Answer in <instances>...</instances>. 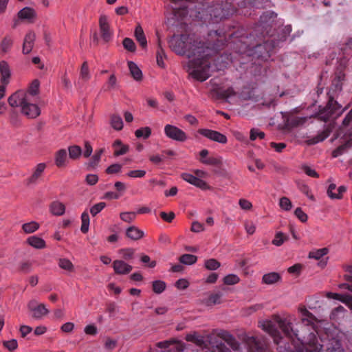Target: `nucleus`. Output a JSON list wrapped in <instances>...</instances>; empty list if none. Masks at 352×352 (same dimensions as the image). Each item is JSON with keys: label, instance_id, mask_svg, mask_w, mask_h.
<instances>
[{"label": "nucleus", "instance_id": "nucleus-46", "mask_svg": "<svg viewBox=\"0 0 352 352\" xmlns=\"http://www.w3.org/2000/svg\"><path fill=\"white\" fill-rule=\"evenodd\" d=\"M204 266L208 270H215L221 266V264L217 260L210 258L205 261Z\"/></svg>", "mask_w": 352, "mask_h": 352}, {"label": "nucleus", "instance_id": "nucleus-17", "mask_svg": "<svg viewBox=\"0 0 352 352\" xmlns=\"http://www.w3.org/2000/svg\"><path fill=\"white\" fill-rule=\"evenodd\" d=\"M35 38L36 34L34 32L30 31L26 34L23 43V54H28L31 52L34 47Z\"/></svg>", "mask_w": 352, "mask_h": 352}, {"label": "nucleus", "instance_id": "nucleus-21", "mask_svg": "<svg viewBox=\"0 0 352 352\" xmlns=\"http://www.w3.org/2000/svg\"><path fill=\"white\" fill-rule=\"evenodd\" d=\"M113 147L114 148L113 155L115 156L124 155L129 150V146L124 144L120 140H116L113 144Z\"/></svg>", "mask_w": 352, "mask_h": 352}, {"label": "nucleus", "instance_id": "nucleus-27", "mask_svg": "<svg viewBox=\"0 0 352 352\" xmlns=\"http://www.w3.org/2000/svg\"><path fill=\"white\" fill-rule=\"evenodd\" d=\"M276 14L273 12H265L261 16L259 20V26L265 28L270 25L271 21H274Z\"/></svg>", "mask_w": 352, "mask_h": 352}, {"label": "nucleus", "instance_id": "nucleus-44", "mask_svg": "<svg viewBox=\"0 0 352 352\" xmlns=\"http://www.w3.org/2000/svg\"><path fill=\"white\" fill-rule=\"evenodd\" d=\"M288 239V236L281 232H277L272 240V244L276 246H280L285 241Z\"/></svg>", "mask_w": 352, "mask_h": 352}, {"label": "nucleus", "instance_id": "nucleus-49", "mask_svg": "<svg viewBox=\"0 0 352 352\" xmlns=\"http://www.w3.org/2000/svg\"><path fill=\"white\" fill-rule=\"evenodd\" d=\"M240 278L235 274H229L224 277L223 282L226 285H232L238 283Z\"/></svg>", "mask_w": 352, "mask_h": 352}, {"label": "nucleus", "instance_id": "nucleus-12", "mask_svg": "<svg viewBox=\"0 0 352 352\" xmlns=\"http://www.w3.org/2000/svg\"><path fill=\"white\" fill-rule=\"evenodd\" d=\"M99 26L102 38L104 42H109L112 38L113 32L110 30L107 17L105 15L100 16Z\"/></svg>", "mask_w": 352, "mask_h": 352}, {"label": "nucleus", "instance_id": "nucleus-6", "mask_svg": "<svg viewBox=\"0 0 352 352\" xmlns=\"http://www.w3.org/2000/svg\"><path fill=\"white\" fill-rule=\"evenodd\" d=\"M208 12L211 19L217 22L232 15L235 10L231 3L225 0H217L209 7Z\"/></svg>", "mask_w": 352, "mask_h": 352}, {"label": "nucleus", "instance_id": "nucleus-31", "mask_svg": "<svg viewBox=\"0 0 352 352\" xmlns=\"http://www.w3.org/2000/svg\"><path fill=\"white\" fill-rule=\"evenodd\" d=\"M186 340L188 342H191L196 344L199 346H202L205 344L204 337L197 334V333L187 334L186 336Z\"/></svg>", "mask_w": 352, "mask_h": 352}, {"label": "nucleus", "instance_id": "nucleus-7", "mask_svg": "<svg viewBox=\"0 0 352 352\" xmlns=\"http://www.w3.org/2000/svg\"><path fill=\"white\" fill-rule=\"evenodd\" d=\"M349 272L350 275L346 276L348 283H342L340 285V288L346 289L352 293V266L349 267ZM329 298H332L344 302L352 310V296L349 294H340L336 293H329L327 294Z\"/></svg>", "mask_w": 352, "mask_h": 352}, {"label": "nucleus", "instance_id": "nucleus-11", "mask_svg": "<svg viewBox=\"0 0 352 352\" xmlns=\"http://www.w3.org/2000/svg\"><path fill=\"white\" fill-rule=\"evenodd\" d=\"M28 308L32 312V316L35 319H40L49 312L44 304L37 305L36 301L34 300L29 302Z\"/></svg>", "mask_w": 352, "mask_h": 352}, {"label": "nucleus", "instance_id": "nucleus-19", "mask_svg": "<svg viewBox=\"0 0 352 352\" xmlns=\"http://www.w3.org/2000/svg\"><path fill=\"white\" fill-rule=\"evenodd\" d=\"M0 73L1 82L4 85H7L10 76V71L8 64L4 60L0 62Z\"/></svg>", "mask_w": 352, "mask_h": 352}, {"label": "nucleus", "instance_id": "nucleus-9", "mask_svg": "<svg viewBox=\"0 0 352 352\" xmlns=\"http://www.w3.org/2000/svg\"><path fill=\"white\" fill-rule=\"evenodd\" d=\"M164 133L168 138L178 142H185L188 138L184 131L171 124L165 125Z\"/></svg>", "mask_w": 352, "mask_h": 352}, {"label": "nucleus", "instance_id": "nucleus-4", "mask_svg": "<svg viewBox=\"0 0 352 352\" xmlns=\"http://www.w3.org/2000/svg\"><path fill=\"white\" fill-rule=\"evenodd\" d=\"M333 139L339 140L340 144L332 153L334 157L342 155L352 146V109L342 120V125L336 130Z\"/></svg>", "mask_w": 352, "mask_h": 352}, {"label": "nucleus", "instance_id": "nucleus-18", "mask_svg": "<svg viewBox=\"0 0 352 352\" xmlns=\"http://www.w3.org/2000/svg\"><path fill=\"white\" fill-rule=\"evenodd\" d=\"M40 82L38 80H34L30 85L26 91H23V94L28 98L36 100V96L38 94Z\"/></svg>", "mask_w": 352, "mask_h": 352}, {"label": "nucleus", "instance_id": "nucleus-61", "mask_svg": "<svg viewBox=\"0 0 352 352\" xmlns=\"http://www.w3.org/2000/svg\"><path fill=\"white\" fill-rule=\"evenodd\" d=\"M160 216L164 221L168 223H170L175 217V213L173 212H170L169 213L161 212Z\"/></svg>", "mask_w": 352, "mask_h": 352}, {"label": "nucleus", "instance_id": "nucleus-13", "mask_svg": "<svg viewBox=\"0 0 352 352\" xmlns=\"http://www.w3.org/2000/svg\"><path fill=\"white\" fill-rule=\"evenodd\" d=\"M244 342L250 352H264L263 344L255 336H245Z\"/></svg>", "mask_w": 352, "mask_h": 352}, {"label": "nucleus", "instance_id": "nucleus-3", "mask_svg": "<svg viewBox=\"0 0 352 352\" xmlns=\"http://www.w3.org/2000/svg\"><path fill=\"white\" fill-rule=\"evenodd\" d=\"M344 80V74L342 72H336L332 80L331 85L327 92L328 101L324 107H320L319 111L316 113L318 120L324 122L336 120L344 111L346 107L342 109L336 100L338 94L342 91V82Z\"/></svg>", "mask_w": 352, "mask_h": 352}, {"label": "nucleus", "instance_id": "nucleus-5", "mask_svg": "<svg viewBox=\"0 0 352 352\" xmlns=\"http://www.w3.org/2000/svg\"><path fill=\"white\" fill-rule=\"evenodd\" d=\"M8 101L12 107H20L21 113L29 118H35L41 113V110L36 104V100L28 98L22 90L12 94Z\"/></svg>", "mask_w": 352, "mask_h": 352}, {"label": "nucleus", "instance_id": "nucleus-53", "mask_svg": "<svg viewBox=\"0 0 352 352\" xmlns=\"http://www.w3.org/2000/svg\"><path fill=\"white\" fill-rule=\"evenodd\" d=\"M257 138L261 139V140L265 138L264 132L260 131L258 129H252L250 130V140L254 141Z\"/></svg>", "mask_w": 352, "mask_h": 352}, {"label": "nucleus", "instance_id": "nucleus-45", "mask_svg": "<svg viewBox=\"0 0 352 352\" xmlns=\"http://www.w3.org/2000/svg\"><path fill=\"white\" fill-rule=\"evenodd\" d=\"M58 266L65 270L72 272L74 270V265L67 258H60L58 261Z\"/></svg>", "mask_w": 352, "mask_h": 352}, {"label": "nucleus", "instance_id": "nucleus-35", "mask_svg": "<svg viewBox=\"0 0 352 352\" xmlns=\"http://www.w3.org/2000/svg\"><path fill=\"white\" fill-rule=\"evenodd\" d=\"M81 221L82 225L80 228V230L82 233L85 234L89 230V215L88 214L87 211H84L81 214Z\"/></svg>", "mask_w": 352, "mask_h": 352}, {"label": "nucleus", "instance_id": "nucleus-29", "mask_svg": "<svg viewBox=\"0 0 352 352\" xmlns=\"http://www.w3.org/2000/svg\"><path fill=\"white\" fill-rule=\"evenodd\" d=\"M36 16L35 11L29 7H25L18 12V17L20 19L30 20Z\"/></svg>", "mask_w": 352, "mask_h": 352}, {"label": "nucleus", "instance_id": "nucleus-43", "mask_svg": "<svg viewBox=\"0 0 352 352\" xmlns=\"http://www.w3.org/2000/svg\"><path fill=\"white\" fill-rule=\"evenodd\" d=\"M151 134V129L148 126L142 127L137 129L135 132V135L137 138H143L144 139L148 138Z\"/></svg>", "mask_w": 352, "mask_h": 352}, {"label": "nucleus", "instance_id": "nucleus-48", "mask_svg": "<svg viewBox=\"0 0 352 352\" xmlns=\"http://www.w3.org/2000/svg\"><path fill=\"white\" fill-rule=\"evenodd\" d=\"M80 76L84 80H88L90 78L88 64L87 61H85L81 66Z\"/></svg>", "mask_w": 352, "mask_h": 352}, {"label": "nucleus", "instance_id": "nucleus-14", "mask_svg": "<svg viewBox=\"0 0 352 352\" xmlns=\"http://www.w3.org/2000/svg\"><path fill=\"white\" fill-rule=\"evenodd\" d=\"M181 177L189 184H192L202 190L209 188V186L206 182L192 174L184 173L182 174Z\"/></svg>", "mask_w": 352, "mask_h": 352}, {"label": "nucleus", "instance_id": "nucleus-15", "mask_svg": "<svg viewBox=\"0 0 352 352\" xmlns=\"http://www.w3.org/2000/svg\"><path fill=\"white\" fill-rule=\"evenodd\" d=\"M335 127L334 122H331L322 131L318 133L316 136L310 138L308 142L309 144H316L318 142L324 141L329 137Z\"/></svg>", "mask_w": 352, "mask_h": 352}, {"label": "nucleus", "instance_id": "nucleus-52", "mask_svg": "<svg viewBox=\"0 0 352 352\" xmlns=\"http://www.w3.org/2000/svg\"><path fill=\"white\" fill-rule=\"evenodd\" d=\"M307 118L302 117H293L288 120L292 126H298L303 124L306 122Z\"/></svg>", "mask_w": 352, "mask_h": 352}, {"label": "nucleus", "instance_id": "nucleus-10", "mask_svg": "<svg viewBox=\"0 0 352 352\" xmlns=\"http://www.w3.org/2000/svg\"><path fill=\"white\" fill-rule=\"evenodd\" d=\"M198 133L210 140L221 144H226L228 141V139L226 135L217 131H213L208 129H200L198 130Z\"/></svg>", "mask_w": 352, "mask_h": 352}, {"label": "nucleus", "instance_id": "nucleus-40", "mask_svg": "<svg viewBox=\"0 0 352 352\" xmlns=\"http://www.w3.org/2000/svg\"><path fill=\"white\" fill-rule=\"evenodd\" d=\"M166 287L165 282L162 280H155L152 283L153 291L157 294H162Z\"/></svg>", "mask_w": 352, "mask_h": 352}, {"label": "nucleus", "instance_id": "nucleus-63", "mask_svg": "<svg viewBox=\"0 0 352 352\" xmlns=\"http://www.w3.org/2000/svg\"><path fill=\"white\" fill-rule=\"evenodd\" d=\"M19 270L23 273H25V274L29 273L32 270L31 263H30L28 261L21 263L20 264Z\"/></svg>", "mask_w": 352, "mask_h": 352}, {"label": "nucleus", "instance_id": "nucleus-42", "mask_svg": "<svg viewBox=\"0 0 352 352\" xmlns=\"http://www.w3.org/2000/svg\"><path fill=\"white\" fill-rule=\"evenodd\" d=\"M38 228L39 225L35 221L24 223L22 226L23 230L27 234L35 232Z\"/></svg>", "mask_w": 352, "mask_h": 352}, {"label": "nucleus", "instance_id": "nucleus-56", "mask_svg": "<svg viewBox=\"0 0 352 352\" xmlns=\"http://www.w3.org/2000/svg\"><path fill=\"white\" fill-rule=\"evenodd\" d=\"M3 345L4 347L8 349L10 351H14L18 347V343H17L16 340H15V339H12L8 341H3Z\"/></svg>", "mask_w": 352, "mask_h": 352}, {"label": "nucleus", "instance_id": "nucleus-38", "mask_svg": "<svg viewBox=\"0 0 352 352\" xmlns=\"http://www.w3.org/2000/svg\"><path fill=\"white\" fill-rule=\"evenodd\" d=\"M111 125L116 130H121L123 127L122 119L118 115H112L111 117Z\"/></svg>", "mask_w": 352, "mask_h": 352}, {"label": "nucleus", "instance_id": "nucleus-25", "mask_svg": "<svg viewBox=\"0 0 352 352\" xmlns=\"http://www.w3.org/2000/svg\"><path fill=\"white\" fill-rule=\"evenodd\" d=\"M281 279L280 275L277 272H270L263 276L262 282L267 285H272Z\"/></svg>", "mask_w": 352, "mask_h": 352}, {"label": "nucleus", "instance_id": "nucleus-39", "mask_svg": "<svg viewBox=\"0 0 352 352\" xmlns=\"http://www.w3.org/2000/svg\"><path fill=\"white\" fill-rule=\"evenodd\" d=\"M69 156L72 160H76L80 157L82 154V149L79 146L73 145L69 147Z\"/></svg>", "mask_w": 352, "mask_h": 352}, {"label": "nucleus", "instance_id": "nucleus-23", "mask_svg": "<svg viewBox=\"0 0 352 352\" xmlns=\"http://www.w3.org/2000/svg\"><path fill=\"white\" fill-rule=\"evenodd\" d=\"M46 165L45 163L38 164L32 176L28 179V184H33L36 182V180L41 176L44 170L45 169Z\"/></svg>", "mask_w": 352, "mask_h": 352}, {"label": "nucleus", "instance_id": "nucleus-64", "mask_svg": "<svg viewBox=\"0 0 352 352\" xmlns=\"http://www.w3.org/2000/svg\"><path fill=\"white\" fill-rule=\"evenodd\" d=\"M294 214L302 222L307 221V215L300 208H297L295 210Z\"/></svg>", "mask_w": 352, "mask_h": 352}, {"label": "nucleus", "instance_id": "nucleus-47", "mask_svg": "<svg viewBox=\"0 0 352 352\" xmlns=\"http://www.w3.org/2000/svg\"><path fill=\"white\" fill-rule=\"evenodd\" d=\"M12 45V40L9 36H6L1 43V50L3 52H7Z\"/></svg>", "mask_w": 352, "mask_h": 352}, {"label": "nucleus", "instance_id": "nucleus-28", "mask_svg": "<svg viewBox=\"0 0 352 352\" xmlns=\"http://www.w3.org/2000/svg\"><path fill=\"white\" fill-rule=\"evenodd\" d=\"M27 241L28 244L36 249H43L45 247V242L37 236H30Z\"/></svg>", "mask_w": 352, "mask_h": 352}, {"label": "nucleus", "instance_id": "nucleus-33", "mask_svg": "<svg viewBox=\"0 0 352 352\" xmlns=\"http://www.w3.org/2000/svg\"><path fill=\"white\" fill-rule=\"evenodd\" d=\"M131 74L135 80H140L142 78V73L135 63L132 61L128 62Z\"/></svg>", "mask_w": 352, "mask_h": 352}, {"label": "nucleus", "instance_id": "nucleus-58", "mask_svg": "<svg viewBox=\"0 0 352 352\" xmlns=\"http://www.w3.org/2000/svg\"><path fill=\"white\" fill-rule=\"evenodd\" d=\"M279 205L280 208L285 210H289L292 208L291 201L285 197H283L280 199Z\"/></svg>", "mask_w": 352, "mask_h": 352}, {"label": "nucleus", "instance_id": "nucleus-30", "mask_svg": "<svg viewBox=\"0 0 352 352\" xmlns=\"http://www.w3.org/2000/svg\"><path fill=\"white\" fill-rule=\"evenodd\" d=\"M220 336L227 342V344L233 350H238L239 344V342L234 338V337H233L228 332H223Z\"/></svg>", "mask_w": 352, "mask_h": 352}, {"label": "nucleus", "instance_id": "nucleus-24", "mask_svg": "<svg viewBox=\"0 0 352 352\" xmlns=\"http://www.w3.org/2000/svg\"><path fill=\"white\" fill-rule=\"evenodd\" d=\"M126 234L127 237L136 241L143 237L144 232L135 226H131L126 230Z\"/></svg>", "mask_w": 352, "mask_h": 352}, {"label": "nucleus", "instance_id": "nucleus-16", "mask_svg": "<svg viewBox=\"0 0 352 352\" xmlns=\"http://www.w3.org/2000/svg\"><path fill=\"white\" fill-rule=\"evenodd\" d=\"M113 268L117 274H127L131 272L133 267L124 261L116 260L113 263Z\"/></svg>", "mask_w": 352, "mask_h": 352}, {"label": "nucleus", "instance_id": "nucleus-8", "mask_svg": "<svg viewBox=\"0 0 352 352\" xmlns=\"http://www.w3.org/2000/svg\"><path fill=\"white\" fill-rule=\"evenodd\" d=\"M276 45V42L273 39H267L263 43L257 44L254 47L255 53L258 54V57L263 60H267L270 57L271 53Z\"/></svg>", "mask_w": 352, "mask_h": 352}, {"label": "nucleus", "instance_id": "nucleus-54", "mask_svg": "<svg viewBox=\"0 0 352 352\" xmlns=\"http://www.w3.org/2000/svg\"><path fill=\"white\" fill-rule=\"evenodd\" d=\"M123 46L129 52H134L135 50V44L130 38H125L123 40Z\"/></svg>", "mask_w": 352, "mask_h": 352}, {"label": "nucleus", "instance_id": "nucleus-22", "mask_svg": "<svg viewBox=\"0 0 352 352\" xmlns=\"http://www.w3.org/2000/svg\"><path fill=\"white\" fill-rule=\"evenodd\" d=\"M135 37L140 45L143 48H146L147 46V41L144 33L143 29L140 25H138L135 29L134 32Z\"/></svg>", "mask_w": 352, "mask_h": 352}, {"label": "nucleus", "instance_id": "nucleus-50", "mask_svg": "<svg viewBox=\"0 0 352 352\" xmlns=\"http://www.w3.org/2000/svg\"><path fill=\"white\" fill-rule=\"evenodd\" d=\"M106 206V204L104 202H100L95 205H94L91 209L90 212L93 217L97 215L100 212H101L104 207Z\"/></svg>", "mask_w": 352, "mask_h": 352}, {"label": "nucleus", "instance_id": "nucleus-34", "mask_svg": "<svg viewBox=\"0 0 352 352\" xmlns=\"http://www.w3.org/2000/svg\"><path fill=\"white\" fill-rule=\"evenodd\" d=\"M214 92L216 94L217 98L219 99L228 98L234 94V91L232 88L230 87L226 89H214Z\"/></svg>", "mask_w": 352, "mask_h": 352}, {"label": "nucleus", "instance_id": "nucleus-37", "mask_svg": "<svg viewBox=\"0 0 352 352\" xmlns=\"http://www.w3.org/2000/svg\"><path fill=\"white\" fill-rule=\"evenodd\" d=\"M180 263L185 265H192L197 262V257L193 254H184L179 257Z\"/></svg>", "mask_w": 352, "mask_h": 352}, {"label": "nucleus", "instance_id": "nucleus-41", "mask_svg": "<svg viewBox=\"0 0 352 352\" xmlns=\"http://www.w3.org/2000/svg\"><path fill=\"white\" fill-rule=\"evenodd\" d=\"M201 163L219 167L222 164V160L220 157H209L206 160H202Z\"/></svg>", "mask_w": 352, "mask_h": 352}, {"label": "nucleus", "instance_id": "nucleus-36", "mask_svg": "<svg viewBox=\"0 0 352 352\" xmlns=\"http://www.w3.org/2000/svg\"><path fill=\"white\" fill-rule=\"evenodd\" d=\"M327 248L312 250L309 254V257L319 260L328 253Z\"/></svg>", "mask_w": 352, "mask_h": 352}, {"label": "nucleus", "instance_id": "nucleus-26", "mask_svg": "<svg viewBox=\"0 0 352 352\" xmlns=\"http://www.w3.org/2000/svg\"><path fill=\"white\" fill-rule=\"evenodd\" d=\"M67 160V153L65 149H60L58 151L55 156V164L58 167H63L65 166Z\"/></svg>", "mask_w": 352, "mask_h": 352}, {"label": "nucleus", "instance_id": "nucleus-57", "mask_svg": "<svg viewBox=\"0 0 352 352\" xmlns=\"http://www.w3.org/2000/svg\"><path fill=\"white\" fill-rule=\"evenodd\" d=\"M122 166L120 164H113L106 169L107 174H116L121 171Z\"/></svg>", "mask_w": 352, "mask_h": 352}, {"label": "nucleus", "instance_id": "nucleus-51", "mask_svg": "<svg viewBox=\"0 0 352 352\" xmlns=\"http://www.w3.org/2000/svg\"><path fill=\"white\" fill-rule=\"evenodd\" d=\"M221 297H222V294L221 292L212 294L209 296L208 300V303L209 305L219 304L221 302Z\"/></svg>", "mask_w": 352, "mask_h": 352}, {"label": "nucleus", "instance_id": "nucleus-59", "mask_svg": "<svg viewBox=\"0 0 352 352\" xmlns=\"http://www.w3.org/2000/svg\"><path fill=\"white\" fill-rule=\"evenodd\" d=\"M146 175V171L144 170H131L127 173V175L133 178H142Z\"/></svg>", "mask_w": 352, "mask_h": 352}, {"label": "nucleus", "instance_id": "nucleus-1", "mask_svg": "<svg viewBox=\"0 0 352 352\" xmlns=\"http://www.w3.org/2000/svg\"><path fill=\"white\" fill-rule=\"evenodd\" d=\"M170 49L176 54L186 55L188 62L189 74L203 82L210 76L211 63L221 59L222 66L228 64V56H219L218 50L187 34L174 35L168 42Z\"/></svg>", "mask_w": 352, "mask_h": 352}, {"label": "nucleus", "instance_id": "nucleus-60", "mask_svg": "<svg viewBox=\"0 0 352 352\" xmlns=\"http://www.w3.org/2000/svg\"><path fill=\"white\" fill-rule=\"evenodd\" d=\"M120 253L122 254V257L125 260H129L133 258V256L134 254V250L132 248H125V249H121L120 250Z\"/></svg>", "mask_w": 352, "mask_h": 352}, {"label": "nucleus", "instance_id": "nucleus-32", "mask_svg": "<svg viewBox=\"0 0 352 352\" xmlns=\"http://www.w3.org/2000/svg\"><path fill=\"white\" fill-rule=\"evenodd\" d=\"M302 316L306 317L302 318V323L306 325L311 327L312 329H314V320L315 319L314 316L311 313H310L308 310H307L305 308L301 309L300 310Z\"/></svg>", "mask_w": 352, "mask_h": 352}, {"label": "nucleus", "instance_id": "nucleus-2", "mask_svg": "<svg viewBox=\"0 0 352 352\" xmlns=\"http://www.w3.org/2000/svg\"><path fill=\"white\" fill-rule=\"evenodd\" d=\"M262 329L270 334L276 344L279 343L281 338L278 329H280L284 334L294 340L296 338L302 344V349L297 352H320L322 346L318 344V340L314 332L309 333L308 338L302 336L298 330L293 329L292 324L286 319L281 318L279 316H274L272 320H265L261 324ZM328 352H344L340 340L333 339L330 341Z\"/></svg>", "mask_w": 352, "mask_h": 352}, {"label": "nucleus", "instance_id": "nucleus-20", "mask_svg": "<svg viewBox=\"0 0 352 352\" xmlns=\"http://www.w3.org/2000/svg\"><path fill=\"white\" fill-rule=\"evenodd\" d=\"M50 211L54 215L60 216L65 213V206L58 201H54L50 205Z\"/></svg>", "mask_w": 352, "mask_h": 352}, {"label": "nucleus", "instance_id": "nucleus-55", "mask_svg": "<svg viewBox=\"0 0 352 352\" xmlns=\"http://www.w3.org/2000/svg\"><path fill=\"white\" fill-rule=\"evenodd\" d=\"M120 217L122 221L130 223L134 220L135 217V213L133 212H122L120 213Z\"/></svg>", "mask_w": 352, "mask_h": 352}, {"label": "nucleus", "instance_id": "nucleus-62", "mask_svg": "<svg viewBox=\"0 0 352 352\" xmlns=\"http://www.w3.org/2000/svg\"><path fill=\"white\" fill-rule=\"evenodd\" d=\"M85 180L87 184L90 186H94L98 182V177L97 175L95 174H88L86 176Z\"/></svg>", "mask_w": 352, "mask_h": 352}]
</instances>
